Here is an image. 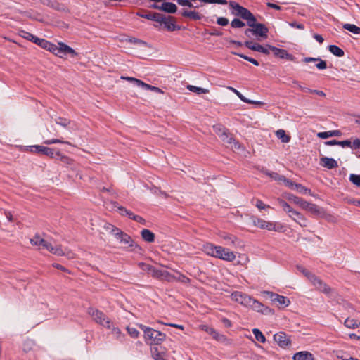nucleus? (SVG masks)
I'll list each match as a JSON object with an SVG mask.
<instances>
[{"instance_id": "1", "label": "nucleus", "mask_w": 360, "mask_h": 360, "mask_svg": "<svg viewBox=\"0 0 360 360\" xmlns=\"http://www.w3.org/2000/svg\"><path fill=\"white\" fill-rule=\"evenodd\" d=\"M229 6L232 9V15L246 20L247 25L250 27L245 30L246 36L250 37L252 34L262 39L267 38L269 29L265 25L257 22L255 16L248 8L236 1H229Z\"/></svg>"}, {"instance_id": "2", "label": "nucleus", "mask_w": 360, "mask_h": 360, "mask_svg": "<svg viewBox=\"0 0 360 360\" xmlns=\"http://www.w3.org/2000/svg\"><path fill=\"white\" fill-rule=\"evenodd\" d=\"M30 241L32 245L39 246V248L41 246L51 253L57 256H65L68 259H73L75 257V254L70 250L68 248L63 249L62 246L59 245H53L52 243L41 238L39 234H36Z\"/></svg>"}, {"instance_id": "3", "label": "nucleus", "mask_w": 360, "mask_h": 360, "mask_svg": "<svg viewBox=\"0 0 360 360\" xmlns=\"http://www.w3.org/2000/svg\"><path fill=\"white\" fill-rule=\"evenodd\" d=\"M203 251L210 256L226 261L233 262L236 259V255L229 249L212 243H206L203 245Z\"/></svg>"}, {"instance_id": "4", "label": "nucleus", "mask_w": 360, "mask_h": 360, "mask_svg": "<svg viewBox=\"0 0 360 360\" xmlns=\"http://www.w3.org/2000/svg\"><path fill=\"white\" fill-rule=\"evenodd\" d=\"M139 327L143 332L145 342L148 345H161L166 340V335L159 330L143 324H139Z\"/></svg>"}, {"instance_id": "5", "label": "nucleus", "mask_w": 360, "mask_h": 360, "mask_svg": "<svg viewBox=\"0 0 360 360\" xmlns=\"http://www.w3.org/2000/svg\"><path fill=\"white\" fill-rule=\"evenodd\" d=\"M88 314L92 318V319L97 323L112 330L116 333H120V330L117 328L112 327V323L110 319H108L101 311L90 307L87 310Z\"/></svg>"}, {"instance_id": "6", "label": "nucleus", "mask_w": 360, "mask_h": 360, "mask_svg": "<svg viewBox=\"0 0 360 360\" xmlns=\"http://www.w3.org/2000/svg\"><path fill=\"white\" fill-rule=\"evenodd\" d=\"M297 269L309 279L317 290L326 295H328L332 292V289L321 278L310 273L303 266H297Z\"/></svg>"}, {"instance_id": "7", "label": "nucleus", "mask_w": 360, "mask_h": 360, "mask_svg": "<svg viewBox=\"0 0 360 360\" xmlns=\"http://www.w3.org/2000/svg\"><path fill=\"white\" fill-rule=\"evenodd\" d=\"M252 224L257 227L269 231H274L277 232H284L285 231V226L283 224L277 222L266 221L260 218L253 217Z\"/></svg>"}, {"instance_id": "8", "label": "nucleus", "mask_w": 360, "mask_h": 360, "mask_svg": "<svg viewBox=\"0 0 360 360\" xmlns=\"http://www.w3.org/2000/svg\"><path fill=\"white\" fill-rule=\"evenodd\" d=\"M231 298L232 300L238 302L245 307L250 306L252 302V297L240 291L233 292L231 295Z\"/></svg>"}, {"instance_id": "9", "label": "nucleus", "mask_w": 360, "mask_h": 360, "mask_svg": "<svg viewBox=\"0 0 360 360\" xmlns=\"http://www.w3.org/2000/svg\"><path fill=\"white\" fill-rule=\"evenodd\" d=\"M68 54L70 55L72 57H75L77 55L75 51L69 46L63 42L58 43V51H56V56L60 58H63Z\"/></svg>"}, {"instance_id": "10", "label": "nucleus", "mask_w": 360, "mask_h": 360, "mask_svg": "<svg viewBox=\"0 0 360 360\" xmlns=\"http://www.w3.org/2000/svg\"><path fill=\"white\" fill-rule=\"evenodd\" d=\"M264 292L269 295L272 302H276L278 305L285 307L289 306L290 304V300L285 296L269 291H266Z\"/></svg>"}, {"instance_id": "11", "label": "nucleus", "mask_w": 360, "mask_h": 360, "mask_svg": "<svg viewBox=\"0 0 360 360\" xmlns=\"http://www.w3.org/2000/svg\"><path fill=\"white\" fill-rule=\"evenodd\" d=\"M222 133L219 134L217 132V135L225 143L233 144L232 147L235 149H240L241 146L231 136L229 135V131L226 129H221Z\"/></svg>"}, {"instance_id": "12", "label": "nucleus", "mask_w": 360, "mask_h": 360, "mask_svg": "<svg viewBox=\"0 0 360 360\" xmlns=\"http://www.w3.org/2000/svg\"><path fill=\"white\" fill-rule=\"evenodd\" d=\"M274 340L281 347H286L291 344L290 338L283 332H279L275 334L274 335Z\"/></svg>"}, {"instance_id": "13", "label": "nucleus", "mask_w": 360, "mask_h": 360, "mask_svg": "<svg viewBox=\"0 0 360 360\" xmlns=\"http://www.w3.org/2000/svg\"><path fill=\"white\" fill-rule=\"evenodd\" d=\"M115 236L117 239H119L122 243L127 245V247L132 248L134 246V242L131 238L121 230H117V232L115 233Z\"/></svg>"}, {"instance_id": "14", "label": "nucleus", "mask_w": 360, "mask_h": 360, "mask_svg": "<svg viewBox=\"0 0 360 360\" xmlns=\"http://www.w3.org/2000/svg\"><path fill=\"white\" fill-rule=\"evenodd\" d=\"M244 44L247 48H248L249 49H250L252 51L261 52V53H263L266 55L269 54L270 49L268 48L267 46H266V47H264V46L260 45L259 44L253 43L252 41H245Z\"/></svg>"}, {"instance_id": "15", "label": "nucleus", "mask_w": 360, "mask_h": 360, "mask_svg": "<svg viewBox=\"0 0 360 360\" xmlns=\"http://www.w3.org/2000/svg\"><path fill=\"white\" fill-rule=\"evenodd\" d=\"M268 48L273 51L274 54L280 58H285L290 60H292L293 56L288 53V51L285 49L276 48L275 46L267 45Z\"/></svg>"}, {"instance_id": "16", "label": "nucleus", "mask_w": 360, "mask_h": 360, "mask_svg": "<svg viewBox=\"0 0 360 360\" xmlns=\"http://www.w3.org/2000/svg\"><path fill=\"white\" fill-rule=\"evenodd\" d=\"M302 209L309 212L310 213L316 215L319 217L320 214H321V211L323 210V208L319 207L316 204L307 202L305 200Z\"/></svg>"}, {"instance_id": "17", "label": "nucleus", "mask_w": 360, "mask_h": 360, "mask_svg": "<svg viewBox=\"0 0 360 360\" xmlns=\"http://www.w3.org/2000/svg\"><path fill=\"white\" fill-rule=\"evenodd\" d=\"M200 328L201 330H205L218 341L223 342L226 340V337L224 335L219 334L212 328H210L206 325H202L200 326Z\"/></svg>"}, {"instance_id": "18", "label": "nucleus", "mask_w": 360, "mask_h": 360, "mask_svg": "<svg viewBox=\"0 0 360 360\" xmlns=\"http://www.w3.org/2000/svg\"><path fill=\"white\" fill-rule=\"evenodd\" d=\"M249 307H251L253 310L262 314H268L271 311V309L268 307L253 298L251 305L249 306Z\"/></svg>"}, {"instance_id": "19", "label": "nucleus", "mask_w": 360, "mask_h": 360, "mask_svg": "<svg viewBox=\"0 0 360 360\" xmlns=\"http://www.w3.org/2000/svg\"><path fill=\"white\" fill-rule=\"evenodd\" d=\"M320 165L327 169H335L338 167V162L331 158L322 157L320 158Z\"/></svg>"}, {"instance_id": "20", "label": "nucleus", "mask_w": 360, "mask_h": 360, "mask_svg": "<svg viewBox=\"0 0 360 360\" xmlns=\"http://www.w3.org/2000/svg\"><path fill=\"white\" fill-rule=\"evenodd\" d=\"M291 214L292 217H290L300 226L302 227H306L307 226V219L302 214L294 210Z\"/></svg>"}, {"instance_id": "21", "label": "nucleus", "mask_w": 360, "mask_h": 360, "mask_svg": "<svg viewBox=\"0 0 360 360\" xmlns=\"http://www.w3.org/2000/svg\"><path fill=\"white\" fill-rule=\"evenodd\" d=\"M141 266H142V269L147 271L151 276H153V278L160 279V274H161L162 270L158 269L155 267H154L150 264H147L143 263V264H141Z\"/></svg>"}, {"instance_id": "22", "label": "nucleus", "mask_w": 360, "mask_h": 360, "mask_svg": "<svg viewBox=\"0 0 360 360\" xmlns=\"http://www.w3.org/2000/svg\"><path fill=\"white\" fill-rule=\"evenodd\" d=\"M162 20H160L159 22L165 25V27L169 31H174L176 29L175 25V20L173 17L165 16L162 14Z\"/></svg>"}, {"instance_id": "23", "label": "nucleus", "mask_w": 360, "mask_h": 360, "mask_svg": "<svg viewBox=\"0 0 360 360\" xmlns=\"http://www.w3.org/2000/svg\"><path fill=\"white\" fill-rule=\"evenodd\" d=\"M35 150L37 153H42L44 155H46L50 158H54L56 155V151L53 148L41 146H36Z\"/></svg>"}, {"instance_id": "24", "label": "nucleus", "mask_w": 360, "mask_h": 360, "mask_svg": "<svg viewBox=\"0 0 360 360\" xmlns=\"http://www.w3.org/2000/svg\"><path fill=\"white\" fill-rule=\"evenodd\" d=\"M293 360H314V357L310 352L304 351L295 353Z\"/></svg>"}, {"instance_id": "25", "label": "nucleus", "mask_w": 360, "mask_h": 360, "mask_svg": "<svg viewBox=\"0 0 360 360\" xmlns=\"http://www.w3.org/2000/svg\"><path fill=\"white\" fill-rule=\"evenodd\" d=\"M161 11L168 13H174L177 11V6L172 2H163L161 4Z\"/></svg>"}, {"instance_id": "26", "label": "nucleus", "mask_w": 360, "mask_h": 360, "mask_svg": "<svg viewBox=\"0 0 360 360\" xmlns=\"http://www.w3.org/2000/svg\"><path fill=\"white\" fill-rule=\"evenodd\" d=\"M181 15L184 17L188 18L191 20H200L202 18V15L199 13L198 12L193 11H188V10H183Z\"/></svg>"}, {"instance_id": "27", "label": "nucleus", "mask_w": 360, "mask_h": 360, "mask_svg": "<svg viewBox=\"0 0 360 360\" xmlns=\"http://www.w3.org/2000/svg\"><path fill=\"white\" fill-rule=\"evenodd\" d=\"M142 238L148 243H153L155 240V235L148 229H143L141 232Z\"/></svg>"}, {"instance_id": "28", "label": "nucleus", "mask_w": 360, "mask_h": 360, "mask_svg": "<svg viewBox=\"0 0 360 360\" xmlns=\"http://www.w3.org/2000/svg\"><path fill=\"white\" fill-rule=\"evenodd\" d=\"M278 202L279 205L283 208V211L288 214L289 217H292L291 214L294 211V209L288 203L281 198L278 199Z\"/></svg>"}, {"instance_id": "29", "label": "nucleus", "mask_w": 360, "mask_h": 360, "mask_svg": "<svg viewBox=\"0 0 360 360\" xmlns=\"http://www.w3.org/2000/svg\"><path fill=\"white\" fill-rule=\"evenodd\" d=\"M341 134L339 130H333L328 131L319 132L317 134V136L321 139H327L331 136H338Z\"/></svg>"}, {"instance_id": "30", "label": "nucleus", "mask_w": 360, "mask_h": 360, "mask_svg": "<svg viewBox=\"0 0 360 360\" xmlns=\"http://www.w3.org/2000/svg\"><path fill=\"white\" fill-rule=\"evenodd\" d=\"M139 15L142 18H146L148 20H154V21H156L158 22L160 20H162V14L158 13H147V14H139Z\"/></svg>"}, {"instance_id": "31", "label": "nucleus", "mask_w": 360, "mask_h": 360, "mask_svg": "<svg viewBox=\"0 0 360 360\" xmlns=\"http://www.w3.org/2000/svg\"><path fill=\"white\" fill-rule=\"evenodd\" d=\"M114 207L117 209L120 214H121L122 216L126 215L129 218L131 219L132 216H134V214L132 212L126 209L125 207L118 205V204L117 202L114 203Z\"/></svg>"}, {"instance_id": "32", "label": "nucleus", "mask_w": 360, "mask_h": 360, "mask_svg": "<svg viewBox=\"0 0 360 360\" xmlns=\"http://www.w3.org/2000/svg\"><path fill=\"white\" fill-rule=\"evenodd\" d=\"M319 217L324 219L330 223L337 222V217L332 214L327 213L323 209L321 211V214H320Z\"/></svg>"}, {"instance_id": "33", "label": "nucleus", "mask_w": 360, "mask_h": 360, "mask_svg": "<svg viewBox=\"0 0 360 360\" xmlns=\"http://www.w3.org/2000/svg\"><path fill=\"white\" fill-rule=\"evenodd\" d=\"M276 135L278 139H281L283 143H288L290 140V136L285 134V130L278 129L276 131Z\"/></svg>"}, {"instance_id": "34", "label": "nucleus", "mask_w": 360, "mask_h": 360, "mask_svg": "<svg viewBox=\"0 0 360 360\" xmlns=\"http://www.w3.org/2000/svg\"><path fill=\"white\" fill-rule=\"evenodd\" d=\"M288 200L294 202L295 204L299 205L301 208L302 207L305 200L301 198L295 196L292 194H288L287 196Z\"/></svg>"}, {"instance_id": "35", "label": "nucleus", "mask_w": 360, "mask_h": 360, "mask_svg": "<svg viewBox=\"0 0 360 360\" xmlns=\"http://www.w3.org/2000/svg\"><path fill=\"white\" fill-rule=\"evenodd\" d=\"M328 50L330 53L338 57H342L345 54L344 51L335 45H330L328 46Z\"/></svg>"}, {"instance_id": "36", "label": "nucleus", "mask_w": 360, "mask_h": 360, "mask_svg": "<svg viewBox=\"0 0 360 360\" xmlns=\"http://www.w3.org/2000/svg\"><path fill=\"white\" fill-rule=\"evenodd\" d=\"M56 155L58 156L60 158V160L65 165L69 166V165H72L74 162V160L73 159H72L71 158L67 156V155H62L60 151H57L56 153Z\"/></svg>"}, {"instance_id": "37", "label": "nucleus", "mask_w": 360, "mask_h": 360, "mask_svg": "<svg viewBox=\"0 0 360 360\" xmlns=\"http://www.w3.org/2000/svg\"><path fill=\"white\" fill-rule=\"evenodd\" d=\"M187 89L192 92L196 93L197 94H208L210 92L209 89H207L198 87L193 85H188Z\"/></svg>"}, {"instance_id": "38", "label": "nucleus", "mask_w": 360, "mask_h": 360, "mask_svg": "<svg viewBox=\"0 0 360 360\" xmlns=\"http://www.w3.org/2000/svg\"><path fill=\"white\" fill-rule=\"evenodd\" d=\"M343 28L356 34H360V27L354 25L345 23L343 25Z\"/></svg>"}, {"instance_id": "39", "label": "nucleus", "mask_w": 360, "mask_h": 360, "mask_svg": "<svg viewBox=\"0 0 360 360\" xmlns=\"http://www.w3.org/2000/svg\"><path fill=\"white\" fill-rule=\"evenodd\" d=\"M175 279H176L175 276L172 275L170 273H169L167 271L162 270V271L160 274V280L167 281L168 282H172V281H174Z\"/></svg>"}, {"instance_id": "40", "label": "nucleus", "mask_w": 360, "mask_h": 360, "mask_svg": "<svg viewBox=\"0 0 360 360\" xmlns=\"http://www.w3.org/2000/svg\"><path fill=\"white\" fill-rule=\"evenodd\" d=\"M221 237L227 241V245H235L238 240V238L236 236L227 233L221 235Z\"/></svg>"}, {"instance_id": "41", "label": "nucleus", "mask_w": 360, "mask_h": 360, "mask_svg": "<svg viewBox=\"0 0 360 360\" xmlns=\"http://www.w3.org/2000/svg\"><path fill=\"white\" fill-rule=\"evenodd\" d=\"M252 333L255 337V339L260 342H265L266 338L262 333L257 328L252 329Z\"/></svg>"}, {"instance_id": "42", "label": "nucleus", "mask_w": 360, "mask_h": 360, "mask_svg": "<svg viewBox=\"0 0 360 360\" xmlns=\"http://www.w3.org/2000/svg\"><path fill=\"white\" fill-rule=\"evenodd\" d=\"M295 190H296L297 192L302 194H311V190L307 188V187L302 186L300 184H297L295 185Z\"/></svg>"}, {"instance_id": "43", "label": "nucleus", "mask_w": 360, "mask_h": 360, "mask_svg": "<svg viewBox=\"0 0 360 360\" xmlns=\"http://www.w3.org/2000/svg\"><path fill=\"white\" fill-rule=\"evenodd\" d=\"M231 26L233 28H242L245 26V23L239 18H236L231 22Z\"/></svg>"}, {"instance_id": "44", "label": "nucleus", "mask_w": 360, "mask_h": 360, "mask_svg": "<svg viewBox=\"0 0 360 360\" xmlns=\"http://www.w3.org/2000/svg\"><path fill=\"white\" fill-rule=\"evenodd\" d=\"M232 54L233 55H236V56H240V58L252 63V64H254L256 66H258L259 65V63L257 60H256L255 59L252 58H250V57H248L244 54H242V53H236V52H231Z\"/></svg>"}, {"instance_id": "45", "label": "nucleus", "mask_w": 360, "mask_h": 360, "mask_svg": "<svg viewBox=\"0 0 360 360\" xmlns=\"http://www.w3.org/2000/svg\"><path fill=\"white\" fill-rule=\"evenodd\" d=\"M344 324L348 328H355L359 326L356 320L354 319H347L345 321Z\"/></svg>"}, {"instance_id": "46", "label": "nucleus", "mask_w": 360, "mask_h": 360, "mask_svg": "<svg viewBox=\"0 0 360 360\" xmlns=\"http://www.w3.org/2000/svg\"><path fill=\"white\" fill-rule=\"evenodd\" d=\"M228 89L231 91L232 92H233L234 94H236L238 97L243 102L245 103H251V101H250V99H248L247 98H245L240 91H238L237 89H234L233 87H231V86H229Z\"/></svg>"}, {"instance_id": "47", "label": "nucleus", "mask_w": 360, "mask_h": 360, "mask_svg": "<svg viewBox=\"0 0 360 360\" xmlns=\"http://www.w3.org/2000/svg\"><path fill=\"white\" fill-rule=\"evenodd\" d=\"M55 122L57 124H59L64 127H68L70 124V120L60 117L56 119Z\"/></svg>"}, {"instance_id": "48", "label": "nucleus", "mask_w": 360, "mask_h": 360, "mask_svg": "<svg viewBox=\"0 0 360 360\" xmlns=\"http://www.w3.org/2000/svg\"><path fill=\"white\" fill-rule=\"evenodd\" d=\"M44 143L47 145L53 144V143H65V144L70 145V142L63 141L62 139H50V140H46Z\"/></svg>"}, {"instance_id": "49", "label": "nucleus", "mask_w": 360, "mask_h": 360, "mask_svg": "<svg viewBox=\"0 0 360 360\" xmlns=\"http://www.w3.org/2000/svg\"><path fill=\"white\" fill-rule=\"evenodd\" d=\"M19 34L22 38H24L27 40H29L30 41H32V39H34V35H33L32 34H31L28 32H26L25 30H20Z\"/></svg>"}, {"instance_id": "50", "label": "nucleus", "mask_w": 360, "mask_h": 360, "mask_svg": "<svg viewBox=\"0 0 360 360\" xmlns=\"http://www.w3.org/2000/svg\"><path fill=\"white\" fill-rule=\"evenodd\" d=\"M49 6H51V8L56 9V10H58V11H64L65 10V6L63 4H61L57 1H52V2H50L49 4H48Z\"/></svg>"}, {"instance_id": "51", "label": "nucleus", "mask_w": 360, "mask_h": 360, "mask_svg": "<svg viewBox=\"0 0 360 360\" xmlns=\"http://www.w3.org/2000/svg\"><path fill=\"white\" fill-rule=\"evenodd\" d=\"M349 180L354 184H355L357 186L360 187V175H358V174H351L349 176Z\"/></svg>"}, {"instance_id": "52", "label": "nucleus", "mask_w": 360, "mask_h": 360, "mask_svg": "<svg viewBox=\"0 0 360 360\" xmlns=\"http://www.w3.org/2000/svg\"><path fill=\"white\" fill-rule=\"evenodd\" d=\"M300 88L304 91H307V92H309V93H312V94H316L319 96H325L326 94L323 91H319V90H314V89H307V88H304V87H302V86H300Z\"/></svg>"}, {"instance_id": "53", "label": "nucleus", "mask_w": 360, "mask_h": 360, "mask_svg": "<svg viewBox=\"0 0 360 360\" xmlns=\"http://www.w3.org/2000/svg\"><path fill=\"white\" fill-rule=\"evenodd\" d=\"M317 63L316 64V67L319 70H324L327 68L326 62L319 58H318Z\"/></svg>"}, {"instance_id": "54", "label": "nucleus", "mask_w": 360, "mask_h": 360, "mask_svg": "<svg viewBox=\"0 0 360 360\" xmlns=\"http://www.w3.org/2000/svg\"><path fill=\"white\" fill-rule=\"evenodd\" d=\"M158 323H160V324H162V325H165V326H168L174 327V328H178V329H180V330H184V326L179 325V324L171 323H165V322H162L161 321H158Z\"/></svg>"}, {"instance_id": "55", "label": "nucleus", "mask_w": 360, "mask_h": 360, "mask_svg": "<svg viewBox=\"0 0 360 360\" xmlns=\"http://www.w3.org/2000/svg\"><path fill=\"white\" fill-rule=\"evenodd\" d=\"M145 89L150 90L152 91H154V92L158 93V94H163V91L162 89H160L158 87L151 86L148 84H146V85L145 86Z\"/></svg>"}, {"instance_id": "56", "label": "nucleus", "mask_w": 360, "mask_h": 360, "mask_svg": "<svg viewBox=\"0 0 360 360\" xmlns=\"http://www.w3.org/2000/svg\"><path fill=\"white\" fill-rule=\"evenodd\" d=\"M177 3L181 6H186L190 8H197L198 6H194L189 0H177Z\"/></svg>"}, {"instance_id": "57", "label": "nucleus", "mask_w": 360, "mask_h": 360, "mask_svg": "<svg viewBox=\"0 0 360 360\" xmlns=\"http://www.w3.org/2000/svg\"><path fill=\"white\" fill-rule=\"evenodd\" d=\"M127 330L132 338H137L139 335V332L135 328L127 327Z\"/></svg>"}, {"instance_id": "58", "label": "nucleus", "mask_w": 360, "mask_h": 360, "mask_svg": "<svg viewBox=\"0 0 360 360\" xmlns=\"http://www.w3.org/2000/svg\"><path fill=\"white\" fill-rule=\"evenodd\" d=\"M217 23L221 26H226L229 24V20L224 17H219L217 20Z\"/></svg>"}, {"instance_id": "59", "label": "nucleus", "mask_w": 360, "mask_h": 360, "mask_svg": "<svg viewBox=\"0 0 360 360\" xmlns=\"http://www.w3.org/2000/svg\"><path fill=\"white\" fill-rule=\"evenodd\" d=\"M174 281H179L184 283H188L190 282V279L181 274H179V276L176 277V279Z\"/></svg>"}, {"instance_id": "60", "label": "nucleus", "mask_w": 360, "mask_h": 360, "mask_svg": "<svg viewBox=\"0 0 360 360\" xmlns=\"http://www.w3.org/2000/svg\"><path fill=\"white\" fill-rule=\"evenodd\" d=\"M255 205L259 210H264L269 207V205H265L261 200H257Z\"/></svg>"}, {"instance_id": "61", "label": "nucleus", "mask_w": 360, "mask_h": 360, "mask_svg": "<svg viewBox=\"0 0 360 360\" xmlns=\"http://www.w3.org/2000/svg\"><path fill=\"white\" fill-rule=\"evenodd\" d=\"M288 24H289V25L290 27H294V28H297V29H299V30H304V26L302 23H297V22H290Z\"/></svg>"}, {"instance_id": "62", "label": "nucleus", "mask_w": 360, "mask_h": 360, "mask_svg": "<svg viewBox=\"0 0 360 360\" xmlns=\"http://www.w3.org/2000/svg\"><path fill=\"white\" fill-rule=\"evenodd\" d=\"M105 229L107 231H109L110 232L113 233L114 234L115 232H117V230H120V229L115 227L113 225H112L110 224H105Z\"/></svg>"}, {"instance_id": "63", "label": "nucleus", "mask_w": 360, "mask_h": 360, "mask_svg": "<svg viewBox=\"0 0 360 360\" xmlns=\"http://www.w3.org/2000/svg\"><path fill=\"white\" fill-rule=\"evenodd\" d=\"M47 50L56 56V51H58V44H54L50 42V46H48Z\"/></svg>"}, {"instance_id": "64", "label": "nucleus", "mask_w": 360, "mask_h": 360, "mask_svg": "<svg viewBox=\"0 0 360 360\" xmlns=\"http://www.w3.org/2000/svg\"><path fill=\"white\" fill-rule=\"evenodd\" d=\"M338 146L342 147H352V142L349 140L338 141Z\"/></svg>"}]
</instances>
